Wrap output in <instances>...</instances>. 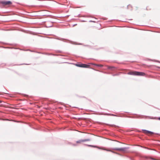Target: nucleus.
<instances>
[{"instance_id":"nucleus-2","label":"nucleus","mask_w":160,"mask_h":160,"mask_svg":"<svg viewBox=\"0 0 160 160\" xmlns=\"http://www.w3.org/2000/svg\"><path fill=\"white\" fill-rule=\"evenodd\" d=\"M0 3L3 6H9L12 4V2L10 1H2L0 2Z\"/></svg>"},{"instance_id":"nucleus-3","label":"nucleus","mask_w":160,"mask_h":160,"mask_svg":"<svg viewBox=\"0 0 160 160\" xmlns=\"http://www.w3.org/2000/svg\"><path fill=\"white\" fill-rule=\"evenodd\" d=\"M76 66L78 67L84 68H89L90 66L89 65L84 64H76Z\"/></svg>"},{"instance_id":"nucleus-11","label":"nucleus","mask_w":160,"mask_h":160,"mask_svg":"<svg viewBox=\"0 0 160 160\" xmlns=\"http://www.w3.org/2000/svg\"><path fill=\"white\" fill-rule=\"evenodd\" d=\"M2 102V101H1L0 100V103H1Z\"/></svg>"},{"instance_id":"nucleus-9","label":"nucleus","mask_w":160,"mask_h":160,"mask_svg":"<svg viewBox=\"0 0 160 160\" xmlns=\"http://www.w3.org/2000/svg\"><path fill=\"white\" fill-rule=\"evenodd\" d=\"M104 150H106V151H110V150H107V149H104Z\"/></svg>"},{"instance_id":"nucleus-5","label":"nucleus","mask_w":160,"mask_h":160,"mask_svg":"<svg viewBox=\"0 0 160 160\" xmlns=\"http://www.w3.org/2000/svg\"><path fill=\"white\" fill-rule=\"evenodd\" d=\"M143 132L144 133H145V134H152L153 133V132H150V131H147L146 130H143Z\"/></svg>"},{"instance_id":"nucleus-4","label":"nucleus","mask_w":160,"mask_h":160,"mask_svg":"<svg viewBox=\"0 0 160 160\" xmlns=\"http://www.w3.org/2000/svg\"><path fill=\"white\" fill-rule=\"evenodd\" d=\"M127 148H114L113 149L119 151L125 152L126 151Z\"/></svg>"},{"instance_id":"nucleus-8","label":"nucleus","mask_w":160,"mask_h":160,"mask_svg":"<svg viewBox=\"0 0 160 160\" xmlns=\"http://www.w3.org/2000/svg\"><path fill=\"white\" fill-rule=\"evenodd\" d=\"M97 66H99L100 67H102L103 66L101 64H96L95 65Z\"/></svg>"},{"instance_id":"nucleus-1","label":"nucleus","mask_w":160,"mask_h":160,"mask_svg":"<svg viewBox=\"0 0 160 160\" xmlns=\"http://www.w3.org/2000/svg\"><path fill=\"white\" fill-rule=\"evenodd\" d=\"M128 74L131 75L140 76H144L146 75L145 73L144 72L137 71L130 72L128 73Z\"/></svg>"},{"instance_id":"nucleus-10","label":"nucleus","mask_w":160,"mask_h":160,"mask_svg":"<svg viewBox=\"0 0 160 160\" xmlns=\"http://www.w3.org/2000/svg\"><path fill=\"white\" fill-rule=\"evenodd\" d=\"M158 119L159 120H160V117L159 118H158Z\"/></svg>"},{"instance_id":"nucleus-7","label":"nucleus","mask_w":160,"mask_h":160,"mask_svg":"<svg viewBox=\"0 0 160 160\" xmlns=\"http://www.w3.org/2000/svg\"><path fill=\"white\" fill-rule=\"evenodd\" d=\"M127 8L129 10H132V7L131 5H129L127 6Z\"/></svg>"},{"instance_id":"nucleus-6","label":"nucleus","mask_w":160,"mask_h":160,"mask_svg":"<svg viewBox=\"0 0 160 160\" xmlns=\"http://www.w3.org/2000/svg\"><path fill=\"white\" fill-rule=\"evenodd\" d=\"M89 140L88 139H84V140H80L78 141H77V143H81L82 142L88 141Z\"/></svg>"}]
</instances>
